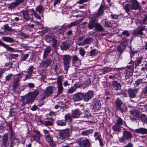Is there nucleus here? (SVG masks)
<instances>
[{
  "label": "nucleus",
  "instance_id": "obj_15",
  "mask_svg": "<svg viewBox=\"0 0 147 147\" xmlns=\"http://www.w3.org/2000/svg\"><path fill=\"white\" fill-rule=\"evenodd\" d=\"M145 29L144 27L138 28L137 29L134 30L133 32L134 35L138 36L139 35H141L143 34L142 31Z\"/></svg>",
  "mask_w": 147,
  "mask_h": 147
},
{
  "label": "nucleus",
  "instance_id": "obj_1",
  "mask_svg": "<svg viewBox=\"0 0 147 147\" xmlns=\"http://www.w3.org/2000/svg\"><path fill=\"white\" fill-rule=\"evenodd\" d=\"M98 20L89 19L88 24V28L89 29H93L94 27L98 31L102 32L104 31V28L102 26L99 24L96 23Z\"/></svg>",
  "mask_w": 147,
  "mask_h": 147
},
{
  "label": "nucleus",
  "instance_id": "obj_23",
  "mask_svg": "<svg viewBox=\"0 0 147 147\" xmlns=\"http://www.w3.org/2000/svg\"><path fill=\"white\" fill-rule=\"evenodd\" d=\"M52 49L50 47H48L45 49H44V53L43 55V57L46 58L48 56L49 54L51 53Z\"/></svg>",
  "mask_w": 147,
  "mask_h": 147
},
{
  "label": "nucleus",
  "instance_id": "obj_19",
  "mask_svg": "<svg viewBox=\"0 0 147 147\" xmlns=\"http://www.w3.org/2000/svg\"><path fill=\"white\" fill-rule=\"evenodd\" d=\"M60 136L63 138H66L69 136V133L68 129H65L61 131L59 133Z\"/></svg>",
  "mask_w": 147,
  "mask_h": 147
},
{
  "label": "nucleus",
  "instance_id": "obj_6",
  "mask_svg": "<svg viewBox=\"0 0 147 147\" xmlns=\"http://www.w3.org/2000/svg\"><path fill=\"white\" fill-rule=\"evenodd\" d=\"M134 66L131 65L127 66L126 67L125 78L126 79L129 78L132 76Z\"/></svg>",
  "mask_w": 147,
  "mask_h": 147
},
{
  "label": "nucleus",
  "instance_id": "obj_44",
  "mask_svg": "<svg viewBox=\"0 0 147 147\" xmlns=\"http://www.w3.org/2000/svg\"><path fill=\"white\" fill-rule=\"evenodd\" d=\"M92 37H88L85 39L84 41L85 45L90 44L92 42Z\"/></svg>",
  "mask_w": 147,
  "mask_h": 147
},
{
  "label": "nucleus",
  "instance_id": "obj_10",
  "mask_svg": "<svg viewBox=\"0 0 147 147\" xmlns=\"http://www.w3.org/2000/svg\"><path fill=\"white\" fill-rule=\"evenodd\" d=\"M101 104L100 101L97 99L94 101L91 105L92 108L95 111L99 110L101 108Z\"/></svg>",
  "mask_w": 147,
  "mask_h": 147
},
{
  "label": "nucleus",
  "instance_id": "obj_31",
  "mask_svg": "<svg viewBox=\"0 0 147 147\" xmlns=\"http://www.w3.org/2000/svg\"><path fill=\"white\" fill-rule=\"evenodd\" d=\"M39 93V91L37 90H35L34 91L32 92H29L28 93L30 94V95H31L32 96L33 100H34V98L38 95Z\"/></svg>",
  "mask_w": 147,
  "mask_h": 147
},
{
  "label": "nucleus",
  "instance_id": "obj_22",
  "mask_svg": "<svg viewBox=\"0 0 147 147\" xmlns=\"http://www.w3.org/2000/svg\"><path fill=\"white\" fill-rule=\"evenodd\" d=\"M112 86L113 88L116 90H119L121 88V85L120 83L115 81H114L112 82Z\"/></svg>",
  "mask_w": 147,
  "mask_h": 147
},
{
  "label": "nucleus",
  "instance_id": "obj_61",
  "mask_svg": "<svg viewBox=\"0 0 147 147\" xmlns=\"http://www.w3.org/2000/svg\"><path fill=\"white\" fill-rule=\"evenodd\" d=\"M111 70V69L109 67L105 68L103 70V73L105 74L106 73L110 72Z\"/></svg>",
  "mask_w": 147,
  "mask_h": 147
},
{
  "label": "nucleus",
  "instance_id": "obj_26",
  "mask_svg": "<svg viewBox=\"0 0 147 147\" xmlns=\"http://www.w3.org/2000/svg\"><path fill=\"white\" fill-rule=\"evenodd\" d=\"M134 131L136 133L142 134H147V129L144 128H140L136 129Z\"/></svg>",
  "mask_w": 147,
  "mask_h": 147
},
{
  "label": "nucleus",
  "instance_id": "obj_33",
  "mask_svg": "<svg viewBox=\"0 0 147 147\" xmlns=\"http://www.w3.org/2000/svg\"><path fill=\"white\" fill-rule=\"evenodd\" d=\"M56 123L58 125L60 126H64L66 125V122L65 120H58L56 121Z\"/></svg>",
  "mask_w": 147,
  "mask_h": 147
},
{
  "label": "nucleus",
  "instance_id": "obj_50",
  "mask_svg": "<svg viewBox=\"0 0 147 147\" xmlns=\"http://www.w3.org/2000/svg\"><path fill=\"white\" fill-rule=\"evenodd\" d=\"M147 20V17L145 16V18L142 20H138V23L140 25H142L144 24Z\"/></svg>",
  "mask_w": 147,
  "mask_h": 147
},
{
  "label": "nucleus",
  "instance_id": "obj_8",
  "mask_svg": "<svg viewBox=\"0 0 147 147\" xmlns=\"http://www.w3.org/2000/svg\"><path fill=\"white\" fill-rule=\"evenodd\" d=\"M131 4V10H137L141 9V6L137 0H129Z\"/></svg>",
  "mask_w": 147,
  "mask_h": 147
},
{
  "label": "nucleus",
  "instance_id": "obj_51",
  "mask_svg": "<svg viewBox=\"0 0 147 147\" xmlns=\"http://www.w3.org/2000/svg\"><path fill=\"white\" fill-rule=\"evenodd\" d=\"M139 117H138V119H140L142 120L144 122L146 121V119L145 115L144 114H139Z\"/></svg>",
  "mask_w": 147,
  "mask_h": 147
},
{
  "label": "nucleus",
  "instance_id": "obj_21",
  "mask_svg": "<svg viewBox=\"0 0 147 147\" xmlns=\"http://www.w3.org/2000/svg\"><path fill=\"white\" fill-rule=\"evenodd\" d=\"M72 59L73 63L76 66H78L80 65V60L76 55H73Z\"/></svg>",
  "mask_w": 147,
  "mask_h": 147
},
{
  "label": "nucleus",
  "instance_id": "obj_34",
  "mask_svg": "<svg viewBox=\"0 0 147 147\" xmlns=\"http://www.w3.org/2000/svg\"><path fill=\"white\" fill-rule=\"evenodd\" d=\"M94 131L93 129H90L88 130L84 131L82 132L81 134L84 136H87L92 134Z\"/></svg>",
  "mask_w": 147,
  "mask_h": 147
},
{
  "label": "nucleus",
  "instance_id": "obj_5",
  "mask_svg": "<svg viewBox=\"0 0 147 147\" xmlns=\"http://www.w3.org/2000/svg\"><path fill=\"white\" fill-rule=\"evenodd\" d=\"M52 59L50 58H44L42 60L40 63L41 67H47L52 62Z\"/></svg>",
  "mask_w": 147,
  "mask_h": 147
},
{
  "label": "nucleus",
  "instance_id": "obj_43",
  "mask_svg": "<svg viewBox=\"0 0 147 147\" xmlns=\"http://www.w3.org/2000/svg\"><path fill=\"white\" fill-rule=\"evenodd\" d=\"M3 28L5 32L6 31L12 32L13 31V30L9 27L7 24L4 25Z\"/></svg>",
  "mask_w": 147,
  "mask_h": 147
},
{
  "label": "nucleus",
  "instance_id": "obj_52",
  "mask_svg": "<svg viewBox=\"0 0 147 147\" xmlns=\"http://www.w3.org/2000/svg\"><path fill=\"white\" fill-rule=\"evenodd\" d=\"M27 74L25 76V78L23 80L24 81L28 79H30L32 76V74L30 73L27 72Z\"/></svg>",
  "mask_w": 147,
  "mask_h": 147
},
{
  "label": "nucleus",
  "instance_id": "obj_63",
  "mask_svg": "<svg viewBox=\"0 0 147 147\" xmlns=\"http://www.w3.org/2000/svg\"><path fill=\"white\" fill-rule=\"evenodd\" d=\"M85 51L82 49H80L79 50V54L82 57H84L85 54Z\"/></svg>",
  "mask_w": 147,
  "mask_h": 147
},
{
  "label": "nucleus",
  "instance_id": "obj_56",
  "mask_svg": "<svg viewBox=\"0 0 147 147\" xmlns=\"http://www.w3.org/2000/svg\"><path fill=\"white\" fill-rule=\"evenodd\" d=\"M62 79L61 77L59 76L57 80V85H62Z\"/></svg>",
  "mask_w": 147,
  "mask_h": 147
},
{
  "label": "nucleus",
  "instance_id": "obj_45",
  "mask_svg": "<svg viewBox=\"0 0 147 147\" xmlns=\"http://www.w3.org/2000/svg\"><path fill=\"white\" fill-rule=\"evenodd\" d=\"M57 94H59L63 92V88L62 85H57Z\"/></svg>",
  "mask_w": 147,
  "mask_h": 147
},
{
  "label": "nucleus",
  "instance_id": "obj_48",
  "mask_svg": "<svg viewBox=\"0 0 147 147\" xmlns=\"http://www.w3.org/2000/svg\"><path fill=\"white\" fill-rule=\"evenodd\" d=\"M117 108L122 113L126 112L127 110V107L125 106H123L121 107H120Z\"/></svg>",
  "mask_w": 147,
  "mask_h": 147
},
{
  "label": "nucleus",
  "instance_id": "obj_38",
  "mask_svg": "<svg viewBox=\"0 0 147 147\" xmlns=\"http://www.w3.org/2000/svg\"><path fill=\"white\" fill-rule=\"evenodd\" d=\"M131 7L129 4H127L124 6L123 8L125 11L127 13L130 11V10H131Z\"/></svg>",
  "mask_w": 147,
  "mask_h": 147
},
{
  "label": "nucleus",
  "instance_id": "obj_27",
  "mask_svg": "<svg viewBox=\"0 0 147 147\" xmlns=\"http://www.w3.org/2000/svg\"><path fill=\"white\" fill-rule=\"evenodd\" d=\"M71 57L69 55H65L63 56V63H70Z\"/></svg>",
  "mask_w": 147,
  "mask_h": 147
},
{
  "label": "nucleus",
  "instance_id": "obj_42",
  "mask_svg": "<svg viewBox=\"0 0 147 147\" xmlns=\"http://www.w3.org/2000/svg\"><path fill=\"white\" fill-rule=\"evenodd\" d=\"M143 57L142 56H141L139 57H138L136 60L135 62V66H137L141 63L142 60L143 59Z\"/></svg>",
  "mask_w": 147,
  "mask_h": 147
},
{
  "label": "nucleus",
  "instance_id": "obj_39",
  "mask_svg": "<svg viewBox=\"0 0 147 147\" xmlns=\"http://www.w3.org/2000/svg\"><path fill=\"white\" fill-rule=\"evenodd\" d=\"M116 117L117 119L116 120V122L115 123L120 126L123 125V122L122 119L121 117L118 116H117ZM124 123H125L124 122Z\"/></svg>",
  "mask_w": 147,
  "mask_h": 147
},
{
  "label": "nucleus",
  "instance_id": "obj_20",
  "mask_svg": "<svg viewBox=\"0 0 147 147\" xmlns=\"http://www.w3.org/2000/svg\"><path fill=\"white\" fill-rule=\"evenodd\" d=\"M81 113L79 109H77L72 111L71 116L74 118H76L80 117Z\"/></svg>",
  "mask_w": 147,
  "mask_h": 147
},
{
  "label": "nucleus",
  "instance_id": "obj_16",
  "mask_svg": "<svg viewBox=\"0 0 147 147\" xmlns=\"http://www.w3.org/2000/svg\"><path fill=\"white\" fill-rule=\"evenodd\" d=\"M70 44L69 41H66L61 42L60 45V48L62 50H66L69 48Z\"/></svg>",
  "mask_w": 147,
  "mask_h": 147
},
{
  "label": "nucleus",
  "instance_id": "obj_35",
  "mask_svg": "<svg viewBox=\"0 0 147 147\" xmlns=\"http://www.w3.org/2000/svg\"><path fill=\"white\" fill-rule=\"evenodd\" d=\"M121 127L120 125L115 123L113 126L112 128L115 131H119L121 130Z\"/></svg>",
  "mask_w": 147,
  "mask_h": 147
},
{
  "label": "nucleus",
  "instance_id": "obj_14",
  "mask_svg": "<svg viewBox=\"0 0 147 147\" xmlns=\"http://www.w3.org/2000/svg\"><path fill=\"white\" fill-rule=\"evenodd\" d=\"M23 75V73L21 72L18 74L13 75L12 74H10L7 75L5 77L6 81H11L12 78H14L16 76H19L20 78H21L22 77V75Z\"/></svg>",
  "mask_w": 147,
  "mask_h": 147
},
{
  "label": "nucleus",
  "instance_id": "obj_29",
  "mask_svg": "<svg viewBox=\"0 0 147 147\" xmlns=\"http://www.w3.org/2000/svg\"><path fill=\"white\" fill-rule=\"evenodd\" d=\"M79 87L78 86V84H75L74 86L71 87L68 90V92L69 94H71L74 92L77 88H79Z\"/></svg>",
  "mask_w": 147,
  "mask_h": 147
},
{
  "label": "nucleus",
  "instance_id": "obj_47",
  "mask_svg": "<svg viewBox=\"0 0 147 147\" xmlns=\"http://www.w3.org/2000/svg\"><path fill=\"white\" fill-rule=\"evenodd\" d=\"M40 74L39 75L42 76V78L43 79L45 78L46 76V71L44 69H41L40 71Z\"/></svg>",
  "mask_w": 147,
  "mask_h": 147
},
{
  "label": "nucleus",
  "instance_id": "obj_57",
  "mask_svg": "<svg viewBox=\"0 0 147 147\" xmlns=\"http://www.w3.org/2000/svg\"><path fill=\"white\" fill-rule=\"evenodd\" d=\"M63 64L64 66V69L66 71V73H67L69 66V63H63Z\"/></svg>",
  "mask_w": 147,
  "mask_h": 147
},
{
  "label": "nucleus",
  "instance_id": "obj_18",
  "mask_svg": "<svg viewBox=\"0 0 147 147\" xmlns=\"http://www.w3.org/2000/svg\"><path fill=\"white\" fill-rule=\"evenodd\" d=\"M53 92V89L52 86H49L46 88L43 94L47 96H50Z\"/></svg>",
  "mask_w": 147,
  "mask_h": 147
},
{
  "label": "nucleus",
  "instance_id": "obj_11",
  "mask_svg": "<svg viewBox=\"0 0 147 147\" xmlns=\"http://www.w3.org/2000/svg\"><path fill=\"white\" fill-rule=\"evenodd\" d=\"M84 100L85 101H88L92 98L94 95L93 92L92 91H89L87 92L84 93Z\"/></svg>",
  "mask_w": 147,
  "mask_h": 147
},
{
  "label": "nucleus",
  "instance_id": "obj_7",
  "mask_svg": "<svg viewBox=\"0 0 147 147\" xmlns=\"http://www.w3.org/2000/svg\"><path fill=\"white\" fill-rule=\"evenodd\" d=\"M91 117V114L90 111L85 110L84 111L83 113H81L80 117L82 121H88L89 119Z\"/></svg>",
  "mask_w": 147,
  "mask_h": 147
},
{
  "label": "nucleus",
  "instance_id": "obj_9",
  "mask_svg": "<svg viewBox=\"0 0 147 147\" xmlns=\"http://www.w3.org/2000/svg\"><path fill=\"white\" fill-rule=\"evenodd\" d=\"M140 88H135L134 89L129 88L128 90V94L131 98H134L136 96V94Z\"/></svg>",
  "mask_w": 147,
  "mask_h": 147
},
{
  "label": "nucleus",
  "instance_id": "obj_28",
  "mask_svg": "<svg viewBox=\"0 0 147 147\" xmlns=\"http://www.w3.org/2000/svg\"><path fill=\"white\" fill-rule=\"evenodd\" d=\"M0 45L5 48L6 49L11 52L14 51V49L9 47L8 45L4 43L1 40H0Z\"/></svg>",
  "mask_w": 147,
  "mask_h": 147
},
{
  "label": "nucleus",
  "instance_id": "obj_53",
  "mask_svg": "<svg viewBox=\"0 0 147 147\" xmlns=\"http://www.w3.org/2000/svg\"><path fill=\"white\" fill-rule=\"evenodd\" d=\"M43 7L41 5H38L36 8V11L38 12L39 13H41L42 11Z\"/></svg>",
  "mask_w": 147,
  "mask_h": 147
},
{
  "label": "nucleus",
  "instance_id": "obj_54",
  "mask_svg": "<svg viewBox=\"0 0 147 147\" xmlns=\"http://www.w3.org/2000/svg\"><path fill=\"white\" fill-rule=\"evenodd\" d=\"M125 46H123V45L121 44L118 47V50L119 52L121 53L123 50L125 49Z\"/></svg>",
  "mask_w": 147,
  "mask_h": 147
},
{
  "label": "nucleus",
  "instance_id": "obj_62",
  "mask_svg": "<svg viewBox=\"0 0 147 147\" xmlns=\"http://www.w3.org/2000/svg\"><path fill=\"white\" fill-rule=\"evenodd\" d=\"M54 68L55 71L57 74H58L59 73L61 72L60 69L58 68L57 65H55Z\"/></svg>",
  "mask_w": 147,
  "mask_h": 147
},
{
  "label": "nucleus",
  "instance_id": "obj_25",
  "mask_svg": "<svg viewBox=\"0 0 147 147\" xmlns=\"http://www.w3.org/2000/svg\"><path fill=\"white\" fill-rule=\"evenodd\" d=\"M21 12L22 14L23 18L26 21H29L30 20V17L27 11H22Z\"/></svg>",
  "mask_w": 147,
  "mask_h": 147
},
{
  "label": "nucleus",
  "instance_id": "obj_49",
  "mask_svg": "<svg viewBox=\"0 0 147 147\" xmlns=\"http://www.w3.org/2000/svg\"><path fill=\"white\" fill-rule=\"evenodd\" d=\"M142 79H139L136 81L134 85L135 88H139L138 86L142 84Z\"/></svg>",
  "mask_w": 147,
  "mask_h": 147
},
{
  "label": "nucleus",
  "instance_id": "obj_13",
  "mask_svg": "<svg viewBox=\"0 0 147 147\" xmlns=\"http://www.w3.org/2000/svg\"><path fill=\"white\" fill-rule=\"evenodd\" d=\"M84 95V93L78 92L74 95L73 98L75 101H80L83 99Z\"/></svg>",
  "mask_w": 147,
  "mask_h": 147
},
{
  "label": "nucleus",
  "instance_id": "obj_32",
  "mask_svg": "<svg viewBox=\"0 0 147 147\" xmlns=\"http://www.w3.org/2000/svg\"><path fill=\"white\" fill-rule=\"evenodd\" d=\"M2 39L3 41H5L9 43H12L15 42V40L13 38L8 37L4 36L2 38Z\"/></svg>",
  "mask_w": 147,
  "mask_h": 147
},
{
  "label": "nucleus",
  "instance_id": "obj_46",
  "mask_svg": "<svg viewBox=\"0 0 147 147\" xmlns=\"http://www.w3.org/2000/svg\"><path fill=\"white\" fill-rule=\"evenodd\" d=\"M98 53V51L96 49H93L89 53L90 55L91 56L96 55Z\"/></svg>",
  "mask_w": 147,
  "mask_h": 147
},
{
  "label": "nucleus",
  "instance_id": "obj_37",
  "mask_svg": "<svg viewBox=\"0 0 147 147\" xmlns=\"http://www.w3.org/2000/svg\"><path fill=\"white\" fill-rule=\"evenodd\" d=\"M49 119L51 120L52 121H45L44 123V124L45 126H52L53 125L54 119L51 118H50Z\"/></svg>",
  "mask_w": 147,
  "mask_h": 147
},
{
  "label": "nucleus",
  "instance_id": "obj_58",
  "mask_svg": "<svg viewBox=\"0 0 147 147\" xmlns=\"http://www.w3.org/2000/svg\"><path fill=\"white\" fill-rule=\"evenodd\" d=\"M82 143L86 146H89L90 145V144L88 139H86L85 141L82 142Z\"/></svg>",
  "mask_w": 147,
  "mask_h": 147
},
{
  "label": "nucleus",
  "instance_id": "obj_12",
  "mask_svg": "<svg viewBox=\"0 0 147 147\" xmlns=\"http://www.w3.org/2000/svg\"><path fill=\"white\" fill-rule=\"evenodd\" d=\"M24 0H15L14 2L10 4L8 8L11 9H13L18 6L20 4L24 2Z\"/></svg>",
  "mask_w": 147,
  "mask_h": 147
},
{
  "label": "nucleus",
  "instance_id": "obj_4",
  "mask_svg": "<svg viewBox=\"0 0 147 147\" xmlns=\"http://www.w3.org/2000/svg\"><path fill=\"white\" fill-rule=\"evenodd\" d=\"M48 38H47L46 40L49 43H52V46L54 48L57 47V40L55 38V36L52 32L49 33L48 35Z\"/></svg>",
  "mask_w": 147,
  "mask_h": 147
},
{
  "label": "nucleus",
  "instance_id": "obj_24",
  "mask_svg": "<svg viewBox=\"0 0 147 147\" xmlns=\"http://www.w3.org/2000/svg\"><path fill=\"white\" fill-rule=\"evenodd\" d=\"M79 20H77L71 22L69 24H68L65 26V28H70L72 27L77 26L80 23Z\"/></svg>",
  "mask_w": 147,
  "mask_h": 147
},
{
  "label": "nucleus",
  "instance_id": "obj_40",
  "mask_svg": "<svg viewBox=\"0 0 147 147\" xmlns=\"http://www.w3.org/2000/svg\"><path fill=\"white\" fill-rule=\"evenodd\" d=\"M122 104V102L119 98H118L115 101V105L117 108L120 107Z\"/></svg>",
  "mask_w": 147,
  "mask_h": 147
},
{
  "label": "nucleus",
  "instance_id": "obj_2",
  "mask_svg": "<svg viewBox=\"0 0 147 147\" xmlns=\"http://www.w3.org/2000/svg\"><path fill=\"white\" fill-rule=\"evenodd\" d=\"M21 99L20 100L21 102V106H24L26 104L32 103L33 100L32 96L28 94L24 96H21Z\"/></svg>",
  "mask_w": 147,
  "mask_h": 147
},
{
  "label": "nucleus",
  "instance_id": "obj_59",
  "mask_svg": "<svg viewBox=\"0 0 147 147\" xmlns=\"http://www.w3.org/2000/svg\"><path fill=\"white\" fill-rule=\"evenodd\" d=\"M63 27L60 26H56L52 28L53 30H56L58 31H60L62 28Z\"/></svg>",
  "mask_w": 147,
  "mask_h": 147
},
{
  "label": "nucleus",
  "instance_id": "obj_30",
  "mask_svg": "<svg viewBox=\"0 0 147 147\" xmlns=\"http://www.w3.org/2000/svg\"><path fill=\"white\" fill-rule=\"evenodd\" d=\"M130 114L133 115L134 116L138 118L139 117L140 113L138 111L136 110H132L130 111Z\"/></svg>",
  "mask_w": 147,
  "mask_h": 147
},
{
  "label": "nucleus",
  "instance_id": "obj_41",
  "mask_svg": "<svg viewBox=\"0 0 147 147\" xmlns=\"http://www.w3.org/2000/svg\"><path fill=\"white\" fill-rule=\"evenodd\" d=\"M72 116H71L69 114H67L65 116V122H71L72 121Z\"/></svg>",
  "mask_w": 147,
  "mask_h": 147
},
{
  "label": "nucleus",
  "instance_id": "obj_3",
  "mask_svg": "<svg viewBox=\"0 0 147 147\" xmlns=\"http://www.w3.org/2000/svg\"><path fill=\"white\" fill-rule=\"evenodd\" d=\"M104 7L101 4L96 14H92L90 17L89 19L98 20L97 18L104 13Z\"/></svg>",
  "mask_w": 147,
  "mask_h": 147
},
{
  "label": "nucleus",
  "instance_id": "obj_55",
  "mask_svg": "<svg viewBox=\"0 0 147 147\" xmlns=\"http://www.w3.org/2000/svg\"><path fill=\"white\" fill-rule=\"evenodd\" d=\"M32 10L34 17L40 20L41 19V17L37 13L36 11L34 10L33 9H32Z\"/></svg>",
  "mask_w": 147,
  "mask_h": 147
},
{
  "label": "nucleus",
  "instance_id": "obj_17",
  "mask_svg": "<svg viewBox=\"0 0 147 147\" xmlns=\"http://www.w3.org/2000/svg\"><path fill=\"white\" fill-rule=\"evenodd\" d=\"M17 77L16 78H15V79L13 82V84L12 85L13 89V90H15L19 86V82H20V77L19 76H16Z\"/></svg>",
  "mask_w": 147,
  "mask_h": 147
},
{
  "label": "nucleus",
  "instance_id": "obj_36",
  "mask_svg": "<svg viewBox=\"0 0 147 147\" xmlns=\"http://www.w3.org/2000/svg\"><path fill=\"white\" fill-rule=\"evenodd\" d=\"M123 138H131L132 137V134L127 131H124L123 132Z\"/></svg>",
  "mask_w": 147,
  "mask_h": 147
},
{
  "label": "nucleus",
  "instance_id": "obj_60",
  "mask_svg": "<svg viewBox=\"0 0 147 147\" xmlns=\"http://www.w3.org/2000/svg\"><path fill=\"white\" fill-rule=\"evenodd\" d=\"M29 56V55L28 54H26L24 55L23 57L21 59V61H25L28 58Z\"/></svg>",
  "mask_w": 147,
  "mask_h": 147
},
{
  "label": "nucleus",
  "instance_id": "obj_64",
  "mask_svg": "<svg viewBox=\"0 0 147 147\" xmlns=\"http://www.w3.org/2000/svg\"><path fill=\"white\" fill-rule=\"evenodd\" d=\"M94 136L95 138H100L101 137L100 134L98 132H96L94 133Z\"/></svg>",
  "mask_w": 147,
  "mask_h": 147
}]
</instances>
